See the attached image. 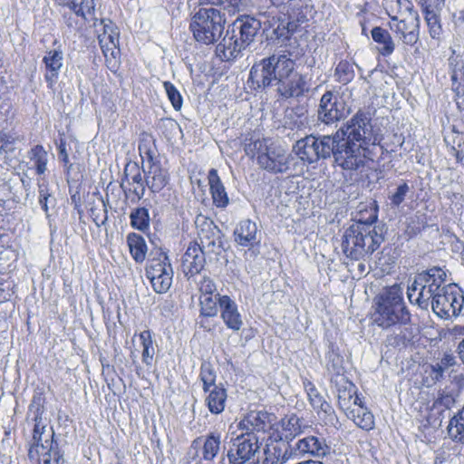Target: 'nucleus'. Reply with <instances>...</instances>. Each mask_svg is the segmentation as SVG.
I'll use <instances>...</instances> for the list:
<instances>
[{
  "label": "nucleus",
  "mask_w": 464,
  "mask_h": 464,
  "mask_svg": "<svg viewBox=\"0 0 464 464\" xmlns=\"http://www.w3.org/2000/svg\"><path fill=\"white\" fill-rule=\"evenodd\" d=\"M378 142L371 120L358 111L332 135L306 136L296 141L294 150L303 161L314 163L333 156L343 170L362 171L373 161L372 150Z\"/></svg>",
  "instance_id": "1"
},
{
  "label": "nucleus",
  "mask_w": 464,
  "mask_h": 464,
  "mask_svg": "<svg viewBox=\"0 0 464 464\" xmlns=\"http://www.w3.org/2000/svg\"><path fill=\"white\" fill-rule=\"evenodd\" d=\"M373 322L383 329L410 321V314L403 303L401 288L394 285L382 294L375 302Z\"/></svg>",
  "instance_id": "2"
},
{
  "label": "nucleus",
  "mask_w": 464,
  "mask_h": 464,
  "mask_svg": "<svg viewBox=\"0 0 464 464\" xmlns=\"http://www.w3.org/2000/svg\"><path fill=\"white\" fill-rule=\"evenodd\" d=\"M446 273L440 267H432L419 274L408 286L407 295L411 304L427 310L434 296L444 285Z\"/></svg>",
  "instance_id": "3"
},
{
  "label": "nucleus",
  "mask_w": 464,
  "mask_h": 464,
  "mask_svg": "<svg viewBox=\"0 0 464 464\" xmlns=\"http://www.w3.org/2000/svg\"><path fill=\"white\" fill-rule=\"evenodd\" d=\"M225 14L221 10L201 7L191 17L189 29L195 40L204 44H212L221 36L224 30Z\"/></svg>",
  "instance_id": "4"
},
{
  "label": "nucleus",
  "mask_w": 464,
  "mask_h": 464,
  "mask_svg": "<svg viewBox=\"0 0 464 464\" xmlns=\"http://www.w3.org/2000/svg\"><path fill=\"white\" fill-rule=\"evenodd\" d=\"M33 433V443L29 449L30 459H37L38 464H63L58 444L53 440L54 432L52 428L43 424L42 419L35 416Z\"/></svg>",
  "instance_id": "5"
},
{
  "label": "nucleus",
  "mask_w": 464,
  "mask_h": 464,
  "mask_svg": "<svg viewBox=\"0 0 464 464\" xmlns=\"http://www.w3.org/2000/svg\"><path fill=\"white\" fill-rule=\"evenodd\" d=\"M295 61L290 53L287 56L285 63H281L279 67L277 93L285 98H299L304 96L310 90V84L305 75L295 71Z\"/></svg>",
  "instance_id": "6"
},
{
  "label": "nucleus",
  "mask_w": 464,
  "mask_h": 464,
  "mask_svg": "<svg viewBox=\"0 0 464 464\" xmlns=\"http://www.w3.org/2000/svg\"><path fill=\"white\" fill-rule=\"evenodd\" d=\"M289 53H274L255 63L249 73L248 83L254 90L265 89L272 85H277L279 67L285 63Z\"/></svg>",
  "instance_id": "7"
},
{
  "label": "nucleus",
  "mask_w": 464,
  "mask_h": 464,
  "mask_svg": "<svg viewBox=\"0 0 464 464\" xmlns=\"http://www.w3.org/2000/svg\"><path fill=\"white\" fill-rule=\"evenodd\" d=\"M146 266V276L158 294L166 293L172 284L173 269L167 254L161 249L151 252Z\"/></svg>",
  "instance_id": "8"
},
{
  "label": "nucleus",
  "mask_w": 464,
  "mask_h": 464,
  "mask_svg": "<svg viewBox=\"0 0 464 464\" xmlns=\"http://www.w3.org/2000/svg\"><path fill=\"white\" fill-rule=\"evenodd\" d=\"M139 151L143 164H147V169H143L146 186L153 193L160 192L169 183L168 170L162 168L160 161L155 160L154 151L147 148L145 144H140Z\"/></svg>",
  "instance_id": "9"
},
{
  "label": "nucleus",
  "mask_w": 464,
  "mask_h": 464,
  "mask_svg": "<svg viewBox=\"0 0 464 464\" xmlns=\"http://www.w3.org/2000/svg\"><path fill=\"white\" fill-rule=\"evenodd\" d=\"M102 33L99 34L98 40L107 67L111 72H116L120 67L119 31L117 26L110 20L101 21Z\"/></svg>",
  "instance_id": "10"
},
{
  "label": "nucleus",
  "mask_w": 464,
  "mask_h": 464,
  "mask_svg": "<svg viewBox=\"0 0 464 464\" xmlns=\"http://www.w3.org/2000/svg\"><path fill=\"white\" fill-rule=\"evenodd\" d=\"M464 298L450 285H443L434 301H431L432 311L440 318L449 319L459 314L462 308Z\"/></svg>",
  "instance_id": "11"
},
{
  "label": "nucleus",
  "mask_w": 464,
  "mask_h": 464,
  "mask_svg": "<svg viewBox=\"0 0 464 464\" xmlns=\"http://www.w3.org/2000/svg\"><path fill=\"white\" fill-rule=\"evenodd\" d=\"M227 451L229 464H246L259 452L261 444L256 434L237 435L231 438Z\"/></svg>",
  "instance_id": "12"
},
{
  "label": "nucleus",
  "mask_w": 464,
  "mask_h": 464,
  "mask_svg": "<svg viewBox=\"0 0 464 464\" xmlns=\"http://www.w3.org/2000/svg\"><path fill=\"white\" fill-rule=\"evenodd\" d=\"M295 157L279 146H271L266 154L259 156V167L268 172L277 174L290 170Z\"/></svg>",
  "instance_id": "13"
},
{
  "label": "nucleus",
  "mask_w": 464,
  "mask_h": 464,
  "mask_svg": "<svg viewBox=\"0 0 464 464\" xmlns=\"http://www.w3.org/2000/svg\"><path fill=\"white\" fill-rule=\"evenodd\" d=\"M389 28L406 45H414L420 38V16L417 12L407 14L397 21H390Z\"/></svg>",
  "instance_id": "14"
},
{
  "label": "nucleus",
  "mask_w": 464,
  "mask_h": 464,
  "mask_svg": "<svg viewBox=\"0 0 464 464\" xmlns=\"http://www.w3.org/2000/svg\"><path fill=\"white\" fill-rule=\"evenodd\" d=\"M348 113L344 101L328 91L320 100L318 118L325 124H331L345 118Z\"/></svg>",
  "instance_id": "15"
},
{
  "label": "nucleus",
  "mask_w": 464,
  "mask_h": 464,
  "mask_svg": "<svg viewBox=\"0 0 464 464\" xmlns=\"http://www.w3.org/2000/svg\"><path fill=\"white\" fill-rule=\"evenodd\" d=\"M363 221L351 225L343 233L342 249L344 255L354 260L365 258V248L362 247Z\"/></svg>",
  "instance_id": "16"
},
{
  "label": "nucleus",
  "mask_w": 464,
  "mask_h": 464,
  "mask_svg": "<svg viewBox=\"0 0 464 464\" xmlns=\"http://www.w3.org/2000/svg\"><path fill=\"white\" fill-rule=\"evenodd\" d=\"M293 450L301 455H310L317 459H324L330 455L331 446L322 434L307 435L299 439Z\"/></svg>",
  "instance_id": "17"
},
{
  "label": "nucleus",
  "mask_w": 464,
  "mask_h": 464,
  "mask_svg": "<svg viewBox=\"0 0 464 464\" xmlns=\"http://www.w3.org/2000/svg\"><path fill=\"white\" fill-rule=\"evenodd\" d=\"M376 220L375 215L363 221L362 247L365 248V257L370 256L384 241L382 228L374 224Z\"/></svg>",
  "instance_id": "18"
},
{
  "label": "nucleus",
  "mask_w": 464,
  "mask_h": 464,
  "mask_svg": "<svg viewBox=\"0 0 464 464\" xmlns=\"http://www.w3.org/2000/svg\"><path fill=\"white\" fill-rule=\"evenodd\" d=\"M218 304L220 316L226 326L234 332H238L244 323L235 301L228 295H222L218 297Z\"/></svg>",
  "instance_id": "19"
},
{
  "label": "nucleus",
  "mask_w": 464,
  "mask_h": 464,
  "mask_svg": "<svg viewBox=\"0 0 464 464\" xmlns=\"http://www.w3.org/2000/svg\"><path fill=\"white\" fill-rule=\"evenodd\" d=\"M206 258L201 246L190 243L182 256L181 266L186 276L198 274L205 266Z\"/></svg>",
  "instance_id": "20"
},
{
  "label": "nucleus",
  "mask_w": 464,
  "mask_h": 464,
  "mask_svg": "<svg viewBox=\"0 0 464 464\" xmlns=\"http://www.w3.org/2000/svg\"><path fill=\"white\" fill-rule=\"evenodd\" d=\"M44 64V79L49 88H53L57 82L60 71L63 65V53L60 49L49 50L43 57Z\"/></svg>",
  "instance_id": "21"
},
{
  "label": "nucleus",
  "mask_w": 464,
  "mask_h": 464,
  "mask_svg": "<svg viewBox=\"0 0 464 464\" xmlns=\"http://www.w3.org/2000/svg\"><path fill=\"white\" fill-rule=\"evenodd\" d=\"M246 47L239 41L237 34L227 30L222 41L217 45V55L222 61H230L237 58Z\"/></svg>",
  "instance_id": "22"
},
{
  "label": "nucleus",
  "mask_w": 464,
  "mask_h": 464,
  "mask_svg": "<svg viewBox=\"0 0 464 464\" xmlns=\"http://www.w3.org/2000/svg\"><path fill=\"white\" fill-rule=\"evenodd\" d=\"M192 444L199 446L198 453L201 460L212 463L220 452L221 436L219 433L211 432L194 440Z\"/></svg>",
  "instance_id": "23"
},
{
  "label": "nucleus",
  "mask_w": 464,
  "mask_h": 464,
  "mask_svg": "<svg viewBox=\"0 0 464 464\" xmlns=\"http://www.w3.org/2000/svg\"><path fill=\"white\" fill-rule=\"evenodd\" d=\"M261 28V23L253 17H246L233 24L231 31L237 34L239 41L246 46H249Z\"/></svg>",
  "instance_id": "24"
},
{
  "label": "nucleus",
  "mask_w": 464,
  "mask_h": 464,
  "mask_svg": "<svg viewBox=\"0 0 464 464\" xmlns=\"http://www.w3.org/2000/svg\"><path fill=\"white\" fill-rule=\"evenodd\" d=\"M262 464H285L292 457L293 452L285 442H271L266 444L263 450Z\"/></svg>",
  "instance_id": "25"
},
{
  "label": "nucleus",
  "mask_w": 464,
  "mask_h": 464,
  "mask_svg": "<svg viewBox=\"0 0 464 464\" xmlns=\"http://www.w3.org/2000/svg\"><path fill=\"white\" fill-rule=\"evenodd\" d=\"M269 425V416L263 411H250L237 423V429L244 434L265 431Z\"/></svg>",
  "instance_id": "26"
},
{
  "label": "nucleus",
  "mask_w": 464,
  "mask_h": 464,
  "mask_svg": "<svg viewBox=\"0 0 464 464\" xmlns=\"http://www.w3.org/2000/svg\"><path fill=\"white\" fill-rule=\"evenodd\" d=\"M201 247H208L215 251L216 247H221V231L212 220L204 219L198 231Z\"/></svg>",
  "instance_id": "27"
},
{
  "label": "nucleus",
  "mask_w": 464,
  "mask_h": 464,
  "mask_svg": "<svg viewBox=\"0 0 464 464\" xmlns=\"http://www.w3.org/2000/svg\"><path fill=\"white\" fill-rule=\"evenodd\" d=\"M208 179L213 204L217 208H225L229 203V198L217 169H211L208 171Z\"/></svg>",
  "instance_id": "28"
},
{
  "label": "nucleus",
  "mask_w": 464,
  "mask_h": 464,
  "mask_svg": "<svg viewBox=\"0 0 464 464\" xmlns=\"http://www.w3.org/2000/svg\"><path fill=\"white\" fill-rule=\"evenodd\" d=\"M256 233L257 227L255 222L249 219L242 220L235 228V241L242 246L251 247L257 243Z\"/></svg>",
  "instance_id": "29"
},
{
  "label": "nucleus",
  "mask_w": 464,
  "mask_h": 464,
  "mask_svg": "<svg viewBox=\"0 0 464 464\" xmlns=\"http://www.w3.org/2000/svg\"><path fill=\"white\" fill-rule=\"evenodd\" d=\"M335 383L339 407L345 412L352 407L351 401L356 393L355 385L344 376H340L332 381Z\"/></svg>",
  "instance_id": "30"
},
{
  "label": "nucleus",
  "mask_w": 464,
  "mask_h": 464,
  "mask_svg": "<svg viewBox=\"0 0 464 464\" xmlns=\"http://www.w3.org/2000/svg\"><path fill=\"white\" fill-rule=\"evenodd\" d=\"M449 66L450 70L452 90L457 93V95H463L464 61L460 56L455 55V51H452V55L449 58Z\"/></svg>",
  "instance_id": "31"
},
{
  "label": "nucleus",
  "mask_w": 464,
  "mask_h": 464,
  "mask_svg": "<svg viewBox=\"0 0 464 464\" xmlns=\"http://www.w3.org/2000/svg\"><path fill=\"white\" fill-rule=\"evenodd\" d=\"M345 414L348 419L364 430H371L374 428V417L365 406L351 407L345 411Z\"/></svg>",
  "instance_id": "32"
},
{
  "label": "nucleus",
  "mask_w": 464,
  "mask_h": 464,
  "mask_svg": "<svg viewBox=\"0 0 464 464\" xmlns=\"http://www.w3.org/2000/svg\"><path fill=\"white\" fill-rule=\"evenodd\" d=\"M382 5L391 21H397V18L416 12L410 0H383Z\"/></svg>",
  "instance_id": "33"
},
{
  "label": "nucleus",
  "mask_w": 464,
  "mask_h": 464,
  "mask_svg": "<svg viewBox=\"0 0 464 464\" xmlns=\"http://www.w3.org/2000/svg\"><path fill=\"white\" fill-rule=\"evenodd\" d=\"M373 41L378 44V52L382 56H390L395 50V43L391 34L380 26H375L371 31Z\"/></svg>",
  "instance_id": "34"
},
{
  "label": "nucleus",
  "mask_w": 464,
  "mask_h": 464,
  "mask_svg": "<svg viewBox=\"0 0 464 464\" xmlns=\"http://www.w3.org/2000/svg\"><path fill=\"white\" fill-rule=\"evenodd\" d=\"M208 394L205 399L206 405L212 414H219L225 410L227 401V391L221 386H215L208 391Z\"/></svg>",
  "instance_id": "35"
},
{
  "label": "nucleus",
  "mask_w": 464,
  "mask_h": 464,
  "mask_svg": "<svg viewBox=\"0 0 464 464\" xmlns=\"http://www.w3.org/2000/svg\"><path fill=\"white\" fill-rule=\"evenodd\" d=\"M447 434L453 442L464 444V405L450 419Z\"/></svg>",
  "instance_id": "36"
},
{
  "label": "nucleus",
  "mask_w": 464,
  "mask_h": 464,
  "mask_svg": "<svg viewBox=\"0 0 464 464\" xmlns=\"http://www.w3.org/2000/svg\"><path fill=\"white\" fill-rule=\"evenodd\" d=\"M127 245L133 260L138 264L143 263L148 252L144 237L136 233H130L127 236Z\"/></svg>",
  "instance_id": "37"
},
{
  "label": "nucleus",
  "mask_w": 464,
  "mask_h": 464,
  "mask_svg": "<svg viewBox=\"0 0 464 464\" xmlns=\"http://www.w3.org/2000/svg\"><path fill=\"white\" fill-rule=\"evenodd\" d=\"M303 384L310 404L315 411H323L324 413H330L333 411L331 405L324 400V396L312 382L305 379Z\"/></svg>",
  "instance_id": "38"
},
{
  "label": "nucleus",
  "mask_w": 464,
  "mask_h": 464,
  "mask_svg": "<svg viewBox=\"0 0 464 464\" xmlns=\"http://www.w3.org/2000/svg\"><path fill=\"white\" fill-rule=\"evenodd\" d=\"M283 436L286 440H292L296 436L304 433L307 426L296 415H291L281 420Z\"/></svg>",
  "instance_id": "39"
},
{
  "label": "nucleus",
  "mask_w": 464,
  "mask_h": 464,
  "mask_svg": "<svg viewBox=\"0 0 464 464\" xmlns=\"http://www.w3.org/2000/svg\"><path fill=\"white\" fill-rule=\"evenodd\" d=\"M59 5L69 7L77 16L86 19L95 8V0H55Z\"/></svg>",
  "instance_id": "40"
},
{
  "label": "nucleus",
  "mask_w": 464,
  "mask_h": 464,
  "mask_svg": "<svg viewBox=\"0 0 464 464\" xmlns=\"http://www.w3.org/2000/svg\"><path fill=\"white\" fill-rule=\"evenodd\" d=\"M139 339L140 341L142 346L141 358L143 363L147 366H151L153 362V358L155 355V348L153 345L152 334L150 330L142 331Z\"/></svg>",
  "instance_id": "41"
},
{
  "label": "nucleus",
  "mask_w": 464,
  "mask_h": 464,
  "mask_svg": "<svg viewBox=\"0 0 464 464\" xmlns=\"http://www.w3.org/2000/svg\"><path fill=\"white\" fill-rule=\"evenodd\" d=\"M268 141L266 139L249 140L248 141L246 140L244 143L246 154L251 158L256 157L257 164H259V156L266 154L272 144H269Z\"/></svg>",
  "instance_id": "42"
},
{
  "label": "nucleus",
  "mask_w": 464,
  "mask_h": 464,
  "mask_svg": "<svg viewBox=\"0 0 464 464\" xmlns=\"http://www.w3.org/2000/svg\"><path fill=\"white\" fill-rule=\"evenodd\" d=\"M48 154L41 145H36L29 151V159L34 163L37 174H44L46 170Z\"/></svg>",
  "instance_id": "43"
},
{
  "label": "nucleus",
  "mask_w": 464,
  "mask_h": 464,
  "mask_svg": "<svg viewBox=\"0 0 464 464\" xmlns=\"http://www.w3.org/2000/svg\"><path fill=\"white\" fill-rule=\"evenodd\" d=\"M130 225L135 229L145 231L150 227V214L146 208H135L130 216Z\"/></svg>",
  "instance_id": "44"
},
{
  "label": "nucleus",
  "mask_w": 464,
  "mask_h": 464,
  "mask_svg": "<svg viewBox=\"0 0 464 464\" xmlns=\"http://www.w3.org/2000/svg\"><path fill=\"white\" fill-rule=\"evenodd\" d=\"M219 294L212 295H200V314L203 316L213 317L218 314V304Z\"/></svg>",
  "instance_id": "45"
},
{
  "label": "nucleus",
  "mask_w": 464,
  "mask_h": 464,
  "mask_svg": "<svg viewBox=\"0 0 464 464\" xmlns=\"http://www.w3.org/2000/svg\"><path fill=\"white\" fill-rule=\"evenodd\" d=\"M200 380L203 382V391L208 392L209 389L214 388L216 385V373L209 362H204L200 367Z\"/></svg>",
  "instance_id": "46"
},
{
  "label": "nucleus",
  "mask_w": 464,
  "mask_h": 464,
  "mask_svg": "<svg viewBox=\"0 0 464 464\" xmlns=\"http://www.w3.org/2000/svg\"><path fill=\"white\" fill-rule=\"evenodd\" d=\"M444 372L441 366H439L437 363L429 365L425 370L426 375L423 379L425 385L430 387L441 381L444 377Z\"/></svg>",
  "instance_id": "47"
},
{
  "label": "nucleus",
  "mask_w": 464,
  "mask_h": 464,
  "mask_svg": "<svg viewBox=\"0 0 464 464\" xmlns=\"http://www.w3.org/2000/svg\"><path fill=\"white\" fill-rule=\"evenodd\" d=\"M128 171H130L133 173L131 176V182L136 183L138 185H140V188H135L133 189V193L137 195L138 198H141L144 196L145 193V186L142 183V176L140 173V170L139 167L136 164L130 165L128 164L125 168V174L128 176Z\"/></svg>",
  "instance_id": "48"
},
{
  "label": "nucleus",
  "mask_w": 464,
  "mask_h": 464,
  "mask_svg": "<svg viewBox=\"0 0 464 464\" xmlns=\"http://www.w3.org/2000/svg\"><path fill=\"white\" fill-rule=\"evenodd\" d=\"M335 74L338 76V81L343 83L351 82L354 76L353 65L347 61H341L336 68Z\"/></svg>",
  "instance_id": "49"
},
{
  "label": "nucleus",
  "mask_w": 464,
  "mask_h": 464,
  "mask_svg": "<svg viewBox=\"0 0 464 464\" xmlns=\"http://www.w3.org/2000/svg\"><path fill=\"white\" fill-rule=\"evenodd\" d=\"M163 86L169 100L176 111L182 107V97L177 88L170 82H164Z\"/></svg>",
  "instance_id": "50"
},
{
  "label": "nucleus",
  "mask_w": 464,
  "mask_h": 464,
  "mask_svg": "<svg viewBox=\"0 0 464 464\" xmlns=\"http://www.w3.org/2000/svg\"><path fill=\"white\" fill-rule=\"evenodd\" d=\"M425 21L429 27V34L431 38L438 39L441 34L442 29L439 19V14L428 13Z\"/></svg>",
  "instance_id": "51"
},
{
  "label": "nucleus",
  "mask_w": 464,
  "mask_h": 464,
  "mask_svg": "<svg viewBox=\"0 0 464 464\" xmlns=\"http://www.w3.org/2000/svg\"><path fill=\"white\" fill-rule=\"evenodd\" d=\"M410 191V187L406 182L400 184L396 190L389 196L391 204L393 207H399L405 199L407 194Z\"/></svg>",
  "instance_id": "52"
},
{
  "label": "nucleus",
  "mask_w": 464,
  "mask_h": 464,
  "mask_svg": "<svg viewBox=\"0 0 464 464\" xmlns=\"http://www.w3.org/2000/svg\"><path fill=\"white\" fill-rule=\"evenodd\" d=\"M197 284L201 295H212L217 292V286L209 277L202 276Z\"/></svg>",
  "instance_id": "53"
},
{
  "label": "nucleus",
  "mask_w": 464,
  "mask_h": 464,
  "mask_svg": "<svg viewBox=\"0 0 464 464\" xmlns=\"http://www.w3.org/2000/svg\"><path fill=\"white\" fill-rule=\"evenodd\" d=\"M452 141L454 144L452 149L455 151L456 159L464 165V134L456 132Z\"/></svg>",
  "instance_id": "54"
},
{
  "label": "nucleus",
  "mask_w": 464,
  "mask_h": 464,
  "mask_svg": "<svg viewBox=\"0 0 464 464\" xmlns=\"http://www.w3.org/2000/svg\"><path fill=\"white\" fill-rule=\"evenodd\" d=\"M198 3L200 5H215V6H219L220 9L222 11L223 10H227L228 13H234L235 12V7L234 5H231V1L229 0H198Z\"/></svg>",
  "instance_id": "55"
},
{
  "label": "nucleus",
  "mask_w": 464,
  "mask_h": 464,
  "mask_svg": "<svg viewBox=\"0 0 464 464\" xmlns=\"http://www.w3.org/2000/svg\"><path fill=\"white\" fill-rule=\"evenodd\" d=\"M52 201L51 195L48 193V190L46 188H44L43 186L40 187L39 189V203L45 212L46 216L48 217V205Z\"/></svg>",
  "instance_id": "56"
},
{
  "label": "nucleus",
  "mask_w": 464,
  "mask_h": 464,
  "mask_svg": "<svg viewBox=\"0 0 464 464\" xmlns=\"http://www.w3.org/2000/svg\"><path fill=\"white\" fill-rule=\"evenodd\" d=\"M14 142V137L4 131H0V154L10 150Z\"/></svg>",
  "instance_id": "57"
},
{
  "label": "nucleus",
  "mask_w": 464,
  "mask_h": 464,
  "mask_svg": "<svg viewBox=\"0 0 464 464\" xmlns=\"http://www.w3.org/2000/svg\"><path fill=\"white\" fill-rule=\"evenodd\" d=\"M456 361L454 356L451 354H445L440 362H436L439 366H441V369L445 372L451 366L455 364Z\"/></svg>",
  "instance_id": "58"
},
{
  "label": "nucleus",
  "mask_w": 464,
  "mask_h": 464,
  "mask_svg": "<svg viewBox=\"0 0 464 464\" xmlns=\"http://www.w3.org/2000/svg\"><path fill=\"white\" fill-rule=\"evenodd\" d=\"M332 356H333L332 362H331V363L329 362V363L327 364V369H328L329 371L333 370L334 372H335V373H336V378H339L340 376H343V375L341 374V370H342V368H341V366H340V365H339V363H338V362H339V361H340V358H339V356H337V355H335V354H333Z\"/></svg>",
  "instance_id": "59"
},
{
  "label": "nucleus",
  "mask_w": 464,
  "mask_h": 464,
  "mask_svg": "<svg viewBox=\"0 0 464 464\" xmlns=\"http://www.w3.org/2000/svg\"><path fill=\"white\" fill-rule=\"evenodd\" d=\"M422 12L425 14V17H427L428 13H432L439 14L440 11L441 9L437 8L435 4L428 3V1L424 0V2L421 4Z\"/></svg>",
  "instance_id": "60"
},
{
  "label": "nucleus",
  "mask_w": 464,
  "mask_h": 464,
  "mask_svg": "<svg viewBox=\"0 0 464 464\" xmlns=\"http://www.w3.org/2000/svg\"><path fill=\"white\" fill-rule=\"evenodd\" d=\"M450 458V454L446 452L445 448H441L438 450L435 462L438 461L442 463L443 461L448 460Z\"/></svg>",
  "instance_id": "61"
},
{
  "label": "nucleus",
  "mask_w": 464,
  "mask_h": 464,
  "mask_svg": "<svg viewBox=\"0 0 464 464\" xmlns=\"http://www.w3.org/2000/svg\"><path fill=\"white\" fill-rule=\"evenodd\" d=\"M102 207H103V218H100V217L98 215H95L94 214V210L92 209V218H93V221L96 223L97 226H101V224H104L108 218L107 217V210L105 208V205L102 203Z\"/></svg>",
  "instance_id": "62"
},
{
  "label": "nucleus",
  "mask_w": 464,
  "mask_h": 464,
  "mask_svg": "<svg viewBox=\"0 0 464 464\" xmlns=\"http://www.w3.org/2000/svg\"><path fill=\"white\" fill-rule=\"evenodd\" d=\"M457 353L459 354V358L464 364V338L459 342L457 347Z\"/></svg>",
  "instance_id": "63"
},
{
  "label": "nucleus",
  "mask_w": 464,
  "mask_h": 464,
  "mask_svg": "<svg viewBox=\"0 0 464 464\" xmlns=\"http://www.w3.org/2000/svg\"><path fill=\"white\" fill-rule=\"evenodd\" d=\"M351 404H352V408L355 407V406H364L362 399L356 393L353 396V398L351 401Z\"/></svg>",
  "instance_id": "64"
}]
</instances>
